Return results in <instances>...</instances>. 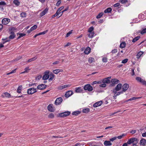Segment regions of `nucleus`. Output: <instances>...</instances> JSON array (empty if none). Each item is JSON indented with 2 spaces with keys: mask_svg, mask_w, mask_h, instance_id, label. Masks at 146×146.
<instances>
[{
  "mask_svg": "<svg viewBox=\"0 0 146 146\" xmlns=\"http://www.w3.org/2000/svg\"><path fill=\"white\" fill-rule=\"evenodd\" d=\"M20 15L22 17H26V14L25 12H22L21 13Z\"/></svg>",
  "mask_w": 146,
  "mask_h": 146,
  "instance_id": "nucleus-43",
  "label": "nucleus"
},
{
  "mask_svg": "<svg viewBox=\"0 0 146 146\" xmlns=\"http://www.w3.org/2000/svg\"><path fill=\"white\" fill-rule=\"evenodd\" d=\"M46 87V85L43 84H41L37 86V89L38 90H42L45 89Z\"/></svg>",
  "mask_w": 146,
  "mask_h": 146,
  "instance_id": "nucleus-9",
  "label": "nucleus"
},
{
  "mask_svg": "<svg viewBox=\"0 0 146 146\" xmlns=\"http://www.w3.org/2000/svg\"><path fill=\"white\" fill-rule=\"evenodd\" d=\"M102 104V101H100L95 103L93 105V106L94 108H96L100 106Z\"/></svg>",
  "mask_w": 146,
  "mask_h": 146,
  "instance_id": "nucleus-12",
  "label": "nucleus"
},
{
  "mask_svg": "<svg viewBox=\"0 0 146 146\" xmlns=\"http://www.w3.org/2000/svg\"><path fill=\"white\" fill-rule=\"evenodd\" d=\"M129 85L127 83L124 84L123 86L122 85V91L125 92L128 89Z\"/></svg>",
  "mask_w": 146,
  "mask_h": 146,
  "instance_id": "nucleus-7",
  "label": "nucleus"
},
{
  "mask_svg": "<svg viewBox=\"0 0 146 146\" xmlns=\"http://www.w3.org/2000/svg\"><path fill=\"white\" fill-rule=\"evenodd\" d=\"M90 111V109L88 108H86L82 110V112L84 113H88Z\"/></svg>",
  "mask_w": 146,
  "mask_h": 146,
  "instance_id": "nucleus-38",
  "label": "nucleus"
},
{
  "mask_svg": "<svg viewBox=\"0 0 146 146\" xmlns=\"http://www.w3.org/2000/svg\"><path fill=\"white\" fill-rule=\"evenodd\" d=\"M37 92V90L36 88H29L27 90V93L29 94H32Z\"/></svg>",
  "mask_w": 146,
  "mask_h": 146,
  "instance_id": "nucleus-4",
  "label": "nucleus"
},
{
  "mask_svg": "<svg viewBox=\"0 0 146 146\" xmlns=\"http://www.w3.org/2000/svg\"><path fill=\"white\" fill-rule=\"evenodd\" d=\"M145 33H146V28L143 29L141 32V33L142 35H143Z\"/></svg>",
  "mask_w": 146,
  "mask_h": 146,
  "instance_id": "nucleus-49",
  "label": "nucleus"
},
{
  "mask_svg": "<svg viewBox=\"0 0 146 146\" xmlns=\"http://www.w3.org/2000/svg\"><path fill=\"white\" fill-rule=\"evenodd\" d=\"M117 52V50L116 49H115L112 50L111 52L113 54Z\"/></svg>",
  "mask_w": 146,
  "mask_h": 146,
  "instance_id": "nucleus-58",
  "label": "nucleus"
},
{
  "mask_svg": "<svg viewBox=\"0 0 146 146\" xmlns=\"http://www.w3.org/2000/svg\"><path fill=\"white\" fill-rule=\"evenodd\" d=\"M15 36V35L14 32H11L10 35V39H13L14 38Z\"/></svg>",
  "mask_w": 146,
  "mask_h": 146,
  "instance_id": "nucleus-23",
  "label": "nucleus"
},
{
  "mask_svg": "<svg viewBox=\"0 0 146 146\" xmlns=\"http://www.w3.org/2000/svg\"><path fill=\"white\" fill-rule=\"evenodd\" d=\"M64 8V6H62L60 7L57 11L59 13V12H60L62 9H63Z\"/></svg>",
  "mask_w": 146,
  "mask_h": 146,
  "instance_id": "nucleus-46",
  "label": "nucleus"
},
{
  "mask_svg": "<svg viewBox=\"0 0 146 146\" xmlns=\"http://www.w3.org/2000/svg\"><path fill=\"white\" fill-rule=\"evenodd\" d=\"M119 1L121 3L123 4V3H125L127 2V0H120Z\"/></svg>",
  "mask_w": 146,
  "mask_h": 146,
  "instance_id": "nucleus-52",
  "label": "nucleus"
},
{
  "mask_svg": "<svg viewBox=\"0 0 146 146\" xmlns=\"http://www.w3.org/2000/svg\"><path fill=\"white\" fill-rule=\"evenodd\" d=\"M102 82L103 83L109 84L110 83V81L109 79H108V78H105L102 80Z\"/></svg>",
  "mask_w": 146,
  "mask_h": 146,
  "instance_id": "nucleus-17",
  "label": "nucleus"
},
{
  "mask_svg": "<svg viewBox=\"0 0 146 146\" xmlns=\"http://www.w3.org/2000/svg\"><path fill=\"white\" fill-rule=\"evenodd\" d=\"M108 58L106 57H104L102 58V61L104 62H107Z\"/></svg>",
  "mask_w": 146,
  "mask_h": 146,
  "instance_id": "nucleus-45",
  "label": "nucleus"
},
{
  "mask_svg": "<svg viewBox=\"0 0 146 146\" xmlns=\"http://www.w3.org/2000/svg\"><path fill=\"white\" fill-rule=\"evenodd\" d=\"M70 86V85L69 84H68V85L66 84V85H63V88H67V87H69Z\"/></svg>",
  "mask_w": 146,
  "mask_h": 146,
  "instance_id": "nucleus-63",
  "label": "nucleus"
},
{
  "mask_svg": "<svg viewBox=\"0 0 146 146\" xmlns=\"http://www.w3.org/2000/svg\"><path fill=\"white\" fill-rule=\"evenodd\" d=\"M63 101L62 98L61 97L57 98L55 102V104L57 105L60 104Z\"/></svg>",
  "mask_w": 146,
  "mask_h": 146,
  "instance_id": "nucleus-8",
  "label": "nucleus"
},
{
  "mask_svg": "<svg viewBox=\"0 0 146 146\" xmlns=\"http://www.w3.org/2000/svg\"><path fill=\"white\" fill-rule=\"evenodd\" d=\"M120 81L118 80L116 78L112 79L111 80V82L114 84H117Z\"/></svg>",
  "mask_w": 146,
  "mask_h": 146,
  "instance_id": "nucleus-15",
  "label": "nucleus"
},
{
  "mask_svg": "<svg viewBox=\"0 0 146 146\" xmlns=\"http://www.w3.org/2000/svg\"><path fill=\"white\" fill-rule=\"evenodd\" d=\"M48 73H45L43 76L42 77V79L43 80H46L48 79L49 78V76L48 74Z\"/></svg>",
  "mask_w": 146,
  "mask_h": 146,
  "instance_id": "nucleus-22",
  "label": "nucleus"
},
{
  "mask_svg": "<svg viewBox=\"0 0 146 146\" xmlns=\"http://www.w3.org/2000/svg\"><path fill=\"white\" fill-rule=\"evenodd\" d=\"M113 6L114 7H118L119 8L121 7V5H120L119 3H117L114 4L113 5Z\"/></svg>",
  "mask_w": 146,
  "mask_h": 146,
  "instance_id": "nucleus-40",
  "label": "nucleus"
},
{
  "mask_svg": "<svg viewBox=\"0 0 146 146\" xmlns=\"http://www.w3.org/2000/svg\"><path fill=\"white\" fill-rule=\"evenodd\" d=\"M19 36L17 38V39H19V38H20L21 37L25 36V35H26L25 34H24V33H20L19 34Z\"/></svg>",
  "mask_w": 146,
  "mask_h": 146,
  "instance_id": "nucleus-48",
  "label": "nucleus"
},
{
  "mask_svg": "<svg viewBox=\"0 0 146 146\" xmlns=\"http://www.w3.org/2000/svg\"><path fill=\"white\" fill-rule=\"evenodd\" d=\"M123 93V91H121V92H117V93L116 94H115V95H116V96H119V95H120V94H122Z\"/></svg>",
  "mask_w": 146,
  "mask_h": 146,
  "instance_id": "nucleus-56",
  "label": "nucleus"
},
{
  "mask_svg": "<svg viewBox=\"0 0 146 146\" xmlns=\"http://www.w3.org/2000/svg\"><path fill=\"white\" fill-rule=\"evenodd\" d=\"M140 38V36H137V37H135L134 38L133 40H132V42H135L137 40H138Z\"/></svg>",
  "mask_w": 146,
  "mask_h": 146,
  "instance_id": "nucleus-30",
  "label": "nucleus"
},
{
  "mask_svg": "<svg viewBox=\"0 0 146 146\" xmlns=\"http://www.w3.org/2000/svg\"><path fill=\"white\" fill-rule=\"evenodd\" d=\"M9 20L8 18H4L2 21V23L3 24L6 25L9 23Z\"/></svg>",
  "mask_w": 146,
  "mask_h": 146,
  "instance_id": "nucleus-14",
  "label": "nucleus"
},
{
  "mask_svg": "<svg viewBox=\"0 0 146 146\" xmlns=\"http://www.w3.org/2000/svg\"><path fill=\"white\" fill-rule=\"evenodd\" d=\"M80 113L81 112L80 111H74V112H72V114L73 115H77L80 114Z\"/></svg>",
  "mask_w": 146,
  "mask_h": 146,
  "instance_id": "nucleus-37",
  "label": "nucleus"
},
{
  "mask_svg": "<svg viewBox=\"0 0 146 146\" xmlns=\"http://www.w3.org/2000/svg\"><path fill=\"white\" fill-rule=\"evenodd\" d=\"M54 75L53 74H52L50 75L49 76V81H50L53 80L54 78Z\"/></svg>",
  "mask_w": 146,
  "mask_h": 146,
  "instance_id": "nucleus-31",
  "label": "nucleus"
},
{
  "mask_svg": "<svg viewBox=\"0 0 146 146\" xmlns=\"http://www.w3.org/2000/svg\"><path fill=\"white\" fill-rule=\"evenodd\" d=\"M91 50L90 48L87 47L85 50L84 52L86 54H88L90 52Z\"/></svg>",
  "mask_w": 146,
  "mask_h": 146,
  "instance_id": "nucleus-20",
  "label": "nucleus"
},
{
  "mask_svg": "<svg viewBox=\"0 0 146 146\" xmlns=\"http://www.w3.org/2000/svg\"><path fill=\"white\" fill-rule=\"evenodd\" d=\"M70 114V112L66 111L59 114V116L60 117H64L69 115Z\"/></svg>",
  "mask_w": 146,
  "mask_h": 146,
  "instance_id": "nucleus-2",
  "label": "nucleus"
},
{
  "mask_svg": "<svg viewBox=\"0 0 146 146\" xmlns=\"http://www.w3.org/2000/svg\"><path fill=\"white\" fill-rule=\"evenodd\" d=\"M68 8L67 7L65 9L63 10L61 12H59V15L60 14V16H59L58 17V16H57V17L58 18H59L60 16H61L62 15L63 13L65 12V11H67V10H68Z\"/></svg>",
  "mask_w": 146,
  "mask_h": 146,
  "instance_id": "nucleus-28",
  "label": "nucleus"
},
{
  "mask_svg": "<svg viewBox=\"0 0 146 146\" xmlns=\"http://www.w3.org/2000/svg\"><path fill=\"white\" fill-rule=\"evenodd\" d=\"M2 96L3 97H9V94L7 92L4 93L2 95Z\"/></svg>",
  "mask_w": 146,
  "mask_h": 146,
  "instance_id": "nucleus-29",
  "label": "nucleus"
},
{
  "mask_svg": "<svg viewBox=\"0 0 146 146\" xmlns=\"http://www.w3.org/2000/svg\"><path fill=\"white\" fill-rule=\"evenodd\" d=\"M53 104H50L47 107V109L48 110L51 112H54L55 110L53 106Z\"/></svg>",
  "mask_w": 146,
  "mask_h": 146,
  "instance_id": "nucleus-10",
  "label": "nucleus"
},
{
  "mask_svg": "<svg viewBox=\"0 0 146 146\" xmlns=\"http://www.w3.org/2000/svg\"><path fill=\"white\" fill-rule=\"evenodd\" d=\"M13 3L17 6H18L20 5V3L18 0H14L13 1Z\"/></svg>",
  "mask_w": 146,
  "mask_h": 146,
  "instance_id": "nucleus-34",
  "label": "nucleus"
},
{
  "mask_svg": "<svg viewBox=\"0 0 146 146\" xmlns=\"http://www.w3.org/2000/svg\"><path fill=\"white\" fill-rule=\"evenodd\" d=\"M88 61L89 62L92 63L95 62V60L93 58L90 57L88 58Z\"/></svg>",
  "mask_w": 146,
  "mask_h": 146,
  "instance_id": "nucleus-35",
  "label": "nucleus"
},
{
  "mask_svg": "<svg viewBox=\"0 0 146 146\" xmlns=\"http://www.w3.org/2000/svg\"><path fill=\"white\" fill-rule=\"evenodd\" d=\"M104 144L105 146H108L111 145H112V143L110 141H105L104 142Z\"/></svg>",
  "mask_w": 146,
  "mask_h": 146,
  "instance_id": "nucleus-21",
  "label": "nucleus"
},
{
  "mask_svg": "<svg viewBox=\"0 0 146 146\" xmlns=\"http://www.w3.org/2000/svg\"><path fill=\"white\" fill-rule=\"evenodd\" d=\"M61 3V1L60 0H59L57 3H56V5L57 6H59V5H60V3Z\"/></svg>",
  "mask_w": 146,
  "mask_h": 146,
  "instance_id": "nucleus-60",
  "label": "nucleus"
},
{
  "mask_svg": "<svg viewBox=\"0 0 146 146\" xmlns=\"http://www.w3.org/2000/svg\"><path fill=\"white\" fill-rule=\"evenodd\" d=\"M142 97H137V98L135 97H132V98H131L130 99H129V100H130V101H131L132 100H136V99H140V98H141Z\"/></svg>",
  "mask_w": 146,
  "mask_h": 146,
  "instance_id": "nucleus-41",
  "label": "nucleus"
},
{
  "mask_svg": "<svg viewBox=\"0 0 146 146\" xmlns=\"http://www.w3.org/2000/svg\"><path fill=\"white\" fill-rule=\"evenodd\" d=\"M48 10V9L47 8L44 10L41 13H40V17H42L44 15L47 13Z\"/></svg>",
  "mask_w": 146,
  "mask_h": 146,
  "instance_id": "nucleus-18",
  "label": "nucleus"
},
{
  "mask_svg": "<svg viewBox=\"0 0 146 146\" xmlns=\"http://www.w3.org/2000/svg\"><path fill=\"white\" fill-rule=\"evenodd\" d=\"M94 30V27H90L88 29V32L89 33L92 32V31Z\"/></svg>",
  "mask_w": 146,
  "mask_h": 146,
  "instance_id": "nucleus-47",
  "label": "nucleus"
},
{
  "mask_svg": "<svg viewBox=\"0 0 146 146\" xmlns=\"http://www.w3.org/2000/svg\"><path fill=\"white\" fill-rule=\"evenodd\" d=\"M139 140L138 139L135 138H132L129 139L127 143L128 144H130L132 143L133 144L135 143L136 141H138Z\"/></svg>",
  "mask_w": 146,
  "mask_h": 146,
  "instance_id": "nucleus-3",
  "label": "nucleus"
},
{
  "mask_svg": "<svg viewBox=\"0 0 146 146\" xmlns=\"http://www.w3.org/2000/svg\"><path fill=\"white\" fill-rule=\"evenodd\" d=\"M122 88V84L121 83L118 84L115 87V90L116 91L120 90Z\"/></svg>",
  "mask_w": 146,
  "mask_h": 146,
  "instance_id": "nucleus-16",
  "label": "nucleus"
},
{
  "mask_svg": "<svg viewBox=\"0 0 146 146\" xmlns=\"http://www.w3.org/2000/svg\"><path fill=\"white\" fill-rule=\"evenodd\" d=\"M2 43L3 45H5V44L8 45L9 44V37H8L5 38H3L2 39Z\"/></svg>",
  "mask_w": 146,
  "mask_h": 146,
  "instance_id": "nucleus-6",
  "label": "nucleus"
},
{
  "mask_svg": "<svg viewBox=\"0 0 146 146\" xmlns=\"http://www.w3.org/2000/svg\"><path fill=\"white\" fill-rule=\"evenodd\" d=\"M84 89L85 90H88L90 92L93 90V88L90 84H87L84 86Z\"/></svg>",
  "mask_w": 146,
  "mask_h": 146,
  "instance_id": "nucleus-1",
  "label": "nucleus"
},
{
  "mask_svg": "<svg viewBox=\"0 0 146 146\" xmlns=\"http://www.w3.org/2000/svg\"><path fill=\"white\" fill-rule=\"evenodd\" d=\"M30 70L29 67L28 66L25 68V71L21 73V74L27 72L29 71Z\"/></svg>",
  "mask_w": 146,
  "mask_h": 146,
  "instance_id": "nucleus-33",
  "label": "nucleus"
},
{
  "mask_svg": "<svg viewBox=\"0 0 146 146\" xmlns=\"http://www.w3.org/2000/svg\"><path fill=\"white\" fill-rule=\"evenodd\" d=\"M125 135L124 134H122V135H119L117 137V138L119 139H120L122 138V137L124 136Z\"/></svg>",
  "mask_w": 146,
  "mask_h": 146,
  "instance_id": "nucleus-57",
  "label": "nucleus"
},
{
  "mask_svg": "<svg viewBox=\"0 0 146 146\" xmlns=\"http://www.w3.org/2000/svg\"><path fill=\"white\" fill-rule=\"evenodd\" d=\"M72 30L71 31H70L66 35V37H67L69 36L72 33Z\"/></svg>",
  "mask_w": 146,
  "mask_h": 146,
  "instance_id": "nucleus-53",
  "label": "nucleus"
},
{
  "mask_svg": "<svg viewBox=\"0 0 146 146\" xmlns=\"http://www.w3.org/2000/svg\"><path fill=\"white\" fill-rule=\"evenodd\" d=\"M59 15V13L57 11H56V12L55 13V14L54 15H53L52 16V18H53Z\"/></svg>",
  "mask_w": 146,
  "mask_h": 146,
  "instance_id": "nucleus-55",
  "label": "nucleus"
},
{
  "mask_svg": "<svg viewBox=\"0 0 146 146\" xmlns=\"http://www.w3.org/2000/svg\"><path fill=\"white\" fill-rule=\"evenodd\" d=\"M17 69H15L13 70L11 72H10V74L15 73L16 72Z\"/></svg>",
  "mask_w": 146,
  "mask_h": 146,
  "instance_id": "nucleus-59",
  "label": "nucleus"
},
{
  "mask_svg": "<svg viewBox=\"0 0 146 146\" xmlns=\"http://www.w3.org/2000/svg\"><path fill=\"white\" fill-rule=\"evenodd\" d=\"M22 85H20L18 86L17 89L21 91L22 89Z\"/></svg>",
  "mask_w": 146,
  "mask_h": 146,
  "instance_id": "nucleus-61",
  "label": "nucleus"
},
{
  "mask_svg": "<svg viewBox=\"0 0 146 146\" xmlns=\"http://www.w3.org/2000/svg\"><path fill=\"white\" fill-rule=\"evenodd\" d=\"M95 34L94 32L90 33L88 35V36L91 38H92L94 36Z\"/></svg>",
  "mask_w": 146,
  "mask_h": 146,
  "instance_id": "nucleus-27",
  "label": "nucleus"
},
{
  "mask_svg": "<svg viewBox=\"0 0 146 146\" xmlns=\"http://www.w3.org/2000/svg\"><path fill=\"white\" fill-rule=\"evenodd\" d=\"M140 144L142 146H145L146 145V140L144 139H141L140 141Z\"/></svg>",
  "mask_w": 146,
  "mask_h": 146,
  "instance_id": "nucleus-13",
  "label": "nucleus"
},
{
  "mask_svg": "<svg viewBox=\"0 0 146 146\" xmlns=\"http://www.w3.org/2000/svg\"><path fill=\"white\" fill-rule=\"evenodd\" d=\"M125 42H122L120 44V48H123L125 46Z\"/></svg>",
  "mask_w": 146,
  "mask_h": 146,
  "instance_id": "nucleus-32",
  "label": "nucleus"
},
{
  "mask_svg": "<svg viewBox=\"0 0 146 146\" xmlns=\"http://www.w3.org/2000/svg\"><path fill=\"white\" fill-rule=\"evenodd\" d=\"M37 26L36 25H35L32 27L30 29H31V30L33 31L35 29H36L37 28Z\"/></svg>",
  "mask_w": 146,
  "mask_h": 146,
  "instance_id": "nucleus-42",
  "label": "nucleus"
},
{
  "mask_svg": "<svg viewBox=\"0 0 146 146\" xmlns=\"http://www.w3.org/2000/svg\"><path fill=\"white\" fill-rule=\"evenodd\" d=\"M104 13L103 12H101L99 13L98 15L96 16V18L97 19L100 18L103 15Z\"/></svg>",
  "mask_w": 146,
  "mask_h": 146,
  "instance_id": "nucleus-36",
  "label": "nucleus"
},
{
  "mask_svg": "<svg viewBox=\"0 0 146 146\" xmlns=\"http://www.w3.org/2000/svg\"><path fill=\"white\" fill-rule=\"evenodd\" d=\"M135 79L138 82H139L142 83L143 85L146 86V81L145 80L142 79L139 77H137Z\"/></svg>",
  "mask_w": 146,
  "mask_h": 146,
  "instance_id": "nucleus-5",
  "label": "nucleus"
},
{
  "mask_svg": "<svg viewBox=\"0 0 146 146\" xmlns=\"http://www.w3.org/2000/svg\"><path fill=\"white\" fill-rule=\"evenodd\" d=\"M54 115L52 113H51L50 114L48 115V117L49 118H54Z\"/></svg>",
  "mask_w": 146,
  "mask_h": 146,
  "instance_id": "nucleus-44",
  "label": "nucleus"
},
{
  "mask_svg": "<svg viewBox=\"0 0 146 146\" xmlns=\"http://www.w3.org/2000/svg\"><path fill=\"white\" fill-rule=\"evenodd\" d=\"M63 71L62 70H60V69H56L54 70H53V72L55 74H57L58 73L60 72H62Z\"/></svg>",
  "mask_w": 146,
  "mask_h": 146,
  "instance_id": "nucleus-24",
  "label": "nucleus"
},
{
  "mask_svg": "<svg viewBox=\"0 0 146 146\" xmlns=\"http://www.w3.org/2000/svg\"><path fill=\"white\" fill-rule=\"evenodd\" d=\"M112 9L111 7H109L104 10V13H109L111 11Z\"/></svg>",
  "mask_w": 146,
  "mask_h": 146,
  "instance_id": "nucleus-26",
  "label": "nucleus"
},
{
  "mask_svg": "<svg viewBox=\"0 0 146 146\" xmlns=\"http://www.w3.org/2000/svg\"><path fill=\"white\" fill-rule=\"evenodd\" d=\"M106 86V84L105 83H103L99 85V86L100 87L105 88Z\"/></svg>",
  "mask_w": 146,
  "mask_h": 146,
  "instance_id": "nucleus-54",
  "label": "nucleus"
},
{
  "mask_svg": "<svg viewBox=\"0 0 146 146\" xmlns=\"http://www.w3.org/2000/svg\"><path fill=\"white\" fill-rule=\"evenodd\" d=\"M83 90L80 87L76 88H75V92L76 93H80L82 92Z\"/></svg>",
  "mask_w": 146,
  "mask_h": 146,
  "instance_id": "nucleus-19",
  "label": "nucleus"
},
{
  "mask_svg": "<svg viewBox=\"0 0 146 146\" xmlns=\"http://www.w3.org/2000/svg\"><path fill=\"white\" fill-rule=\"evenodd\" d=\"M73 94L72 91L69 90L65 94V96L66 98H68Z\"/></svg>",
  "mask_w": 146,
  "mask_h": 146,
  "instance_id": "nucleus-11",
  "label": "nucleus"
},
{
  "mask_svg": "<svg viewBox=\"0 0 146 146\" xmlns=\"http://www.w3.org/2000/svg\"><path fill=\"white\" fill-rule=\"evenodd\" d=\"M47 31H48V30H46V31H44L43 32L40 33H38V35H44V34H45V33H46L47 32Z\"/></svg>",
  "mask_w": 146,
  "mask_h": 146,
  "instance_id": "nucleus-50",
  "label": "nucleus"
},
{
  "mask_svg": "<svg viewBox=\"0 0 146 146\" xmlns=\"http://www.w3.org/2000/svg\"><path fill=\"white\" fill-rule=\"evenodd\" d=\"M136 132V131L135 130H132L131 132L130 133H132V134H134Z\"/></svg>",
  "mask_w": 146,
  "mask_h": 146,
  "instance_id": "nucleus-64",
  "label": "nucleus"
},
{
  "mask_svg": "<svg viewBox=\"0 0 146 146\" xmlns=\"http://www.w3.org/2000/svg\"><path fill=\"white\" fill-rule=\"evenodd\" d=\"M143 52L141 51H140L136 55V58L137 59H139L141 55L143 54Z\"/></svg>",
  "mask_w": 146,
  "mask_h": 146,
  "instance_id": "nucleus-25",
  "label": "nucleus"
},
{
  "mask_svg": "<svg viewBox=\"0 0 146 146\" xmlns=\"http://www.w3.org/2000/svg\"><path fill=\"white\" fill-rule=\"evenodd\" d=\"M37 57H35L34 58H31V59L28 60L27 61V62H30L33 61L34 60H35L37 59Z\"/></svg>",
  "mask_w": 146,
  "mask_h": 146,
  "instance_id": "nucleus-39",
  "label": "nucleus"
},
{
  "mask_svg": "<svg viewBox=\"0 0 146 146\" xmlns=\"http://www.w3.org/2000/svg\"><path fill=\"white\" fill-rule=\"evenodd\" d=\"M116 138H117L116 137H114L110 139V140L111 141H113L115 140V139H116Z\"/></svg>",
  "mask_w": 146,
  "mask_h": 146,
  "instance_id": "nucleus-62",
  "label": "nucleus"
},
{
  "mask_svg": "<svg viewBox=\"0 0 146 146\" xmlns=\"http://www.w3.org/2000/svg\"><path fill=\"white\" fill-rule=\"evenodd\" d=\"M128 59L126 58L123 60L121 62V63L123 64H125L128 61Z\"/></svg>",
  "mask_w": 146,
  "mask_h": 146,
  "instance_id": "nucleus-51",
  "label": "nucleus"
}]
</instances>
